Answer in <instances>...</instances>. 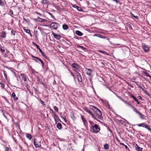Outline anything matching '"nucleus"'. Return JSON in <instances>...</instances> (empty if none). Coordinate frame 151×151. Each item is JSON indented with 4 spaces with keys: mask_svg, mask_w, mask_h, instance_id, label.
Instances as JSON below:
<instances>
[{
    "mask_svg": "<svg viewBox=\"0 0 151 151\" xmlns=\"http://www.w3.org/2000/svg\"><path fill=\"white\" fill-rule=\"evenodd\" d=\"M100 129L99 126L96 124L94 125H91L90 128V131L94 133H97L100 130Z\"/></svg>",
    "mask_w": 151,
    "mask_h": 151,
    "instance_id": "f257e3e1",
    "label": "nucleus"
},
{
    "mask_svg": "<svg viewBox=\"0 0 151 151\" xmlns=\"http://www.w3.org/2000/svg\"><path fill=\"white\" fill-rule=\"evenodd\" d=\"M94 115L98 119L100 120H103V117L102 116V113L101 111L98 109L97 110L94 112Z\"/></svg>",
    "mask_w": 151,
    "mask_h": 151,
    "instance_id": "f03ea898",
    "label": "nucleus"
},
{
    "mask_svg": "<svg viewBox=\"0 0 151 151\" xmlns=\"http://www.w3.org/2000/svg\"><path fill=\"white\" fill-rule=\"evenodd\" d=\"M32 44L33 45L36 46L37 48L39 50L40 52V53H41L42 55L45 58L47 59L48 58V57L44 53L41 49L40 47L39 46L37 45L34 42H32Z\"/></svg>",
    "mask_w": 151,
    "mask_h": 151,
    "instance_id": "7ed1b4c3",
    "label": "nucleus"
},
{
    "mask_svg": "<svg viewBox=\"0 0 151 151\" xmlns=\"http://www.w3.org/2000/svg\"><path fill=\"white\" fill-rule=\"evenodd\" d=\"M59 25V24L57 23L52 22L50 24V27L51 29H58Z\"/></svg>",
    "mask_w": 151,
    "mask_h": 151,
    "instance_id": "20e7f679",
    "label": "nucleus"
},
{
    "mask_svg": "<svg viewBox=\"0 0 151 151\" xmlns=\"http://www.w3.org/2000/svg\"><path fill=\"white\" fill-rule=\"evenodd\" d=\"M34 144L36 147H39L41 146L40 141H39L36 139H35L34 141Z\"/></svg>",
    "mask_w": 151,
    "mask_h": 151,
    "instance_id": "39448f33",
    "label": "nucleus"
},
{
    "mask_svg": "<svg viewBox=\"0 0 151 151\" xmlns=\"http://www.w3.org/2000/svg\"><path fill=\"white\" fill-rule=\"evenodd\" d=\"M52 34L54 37L58 40H60L61 38V36L60 35L56 34L53 31L52 32Z\"/></svg>",
    "mask_w": 151,
    "mask_h": 151,
    "instance_id": "423d86ee",
    "label": "nucleus"
},
{
    "mask_svg": "<svg viewBox=\"0 0 151 151\" xmlns=\"http://www.w3.org/2000/svg\"><path fill=\"white\" fill-rule=\"evenodd\" d=\"M35 19V20L37 22H46V19H42L40 18L39 17H37V18L35 19Z\"/></svg>",
    "mask_w": 151,
    "mask_h": 151,
    "instance_id": "0eeeda50",
    "label": "nucleus"
},
{
    "mask_svg": "<svg viewBox=\"0 0 151 151\" xmlns=\"http://www.w3.org/2000/svg\"><path fill=\"white\" fill-rule=\"evenodd\" d=\"M71 66L73 68H75V70L78 69L79 67V65L75 63H73L71 65Z\"/></svg>",
    "mask_w": 151,
    "mask_h": 151,
    "instance_id": "6e6552de",
    "label": "nucleus"
},
{
    "mask_svg": "<svg viewBox=\"0 0 151 151\" xmlns=\"http://www.w3.org/2000/svg\"><path fill=\"white\" fill-rule=\"evenodd\" d=\"M85 111L88 112V114H90L92 117L94 115V114H93L91 111L88 109L87 108H86L85 109Z\"/></svg>",
    "mask_w": 151,
    "mask_h": 151,
    "instance_id": "1a4fd4ad",
    "label": "nucleus"
},
{
    "mask_svg": "<svg viewBox=\"0 0 151 151\" xmlns=\"http://www.w3.org/2000/svg\"><path fill=\"white\" fill-rule=\"evenodd\" d=\"M12 96L14 100L15 101H17L18 100V97L16 96V95L14 92H13L12 93Z\"/></svg>",
    "mask_w": 151,
    "mask_h": 151,
    "instance_id": "9d476101",
    "label": "nucleus"
},
{
    "mask_svg": "<svg viewBox=\"0 0 151 151\" xmlns=\"http://www.w3.org/2000/svg\"><path fill=\"white\" fill-rule=\"evenodd\" d=\"M90 109L91 110L94 112L97 110L98 108L96 107L93 106L91 105L90 106Z\"/></svg>",
    "mask_w": 151,
    "mask_h": 151,
    "instance_id": "9b49d317",
    "label": "nucleus"
},
{
    "mask_svg": "<svg viewBox=\"0 0 151 151\" xmlns=\"http://www.w3.org/2000/svg\"><path fill=\"white\" fill-rule=\"evenodd\" d=\"M143 49L145 52H147L149 51V49L147 45H144L143 46Z\"/></svg>",
    "mask_w": 151,
    "mask_h": 151,
    "instance_id": "f8f14e48",
    "label": "nucleus"
},
{
    "mask_svg": "<svg viewBox=\"0 0 151 151\" xmlns=\"http://www.w3.org/2000/svg\"><path fill=\"white\" fill-rule=\"evenodd\" d=\"M0 37L2 38H5L6 36V33L5 32L2 31L0 34Z\"/></svg>",
    "mask_w": 151,
    "mask_h": 151,
    "instance_id": "ddd939ff",
    "label": "nucleus"
},
{
    "mask_svg": "<svg viewBox=\"0 0 151 151\" xmlns=\"http://www.w3.org/2000/svg\"><path fill=\"white\" fill-rule=\"evenodd\" d=\"M135 147L136 150L138 151H141L142 150V148L139 147L137 144H135Z\"/></svg>",
    "mask_w": 151,
    "mask_h": 151,
    "instance_id": "4468645a",
    "label": "nucleus"
},
{
    "mask_svg": "<svg viewBox=\"0 0 151 151\" xmlns=\"http://www.w3.org/2000/svg\"><path fill=\"white\" fill-rule=\"evenodd\" d=\"M142 91L145 94L147 95L150 98H151V95L150 93H149L147 90H145L144 89H142Z\"/></svg>",
    "mask_w": 151,
    "mask_h": 151,
    "instance_id": "2eb2a0df",
    "label": "nucleus"
},
{
    "mask_svg": "<svg viewBox=\"0 0 151 151\" xmlns=\"http://www.w3.org/2000/svg\"><path fill=\"white\" fill-rule=\"evenodd\" d=\"M86 69L88 70L89 71V72H87L86 73V74L90 76H91V73H92V70L90 68H86Z\"/></svg>",
    "mask_w": 151,
    "mask_h": 151,
    "instance_id": "dca6fc26",
    "label": "nucleus"
},
{
    "mask_svg": "<svg viewBox=\"0 0 151 151\" xmlns=\"http://www.w3.org/2000/svg\"><path fill=\"white\" fill-rule=\"evenodd\" d=\"M21 75L22 79L25 81H26V78L25 75L24 74H21Z\"/></svg>",
    "mask_w": 151,
    "mask_h": 151,
    "instance_id": "f3484780",
    "label": "nucleus"
},
{
    "mask_svg": "<svg viewBox=\"0 0 151 151\" xmlns=\"http://www.w3.org/2000/svg\"><path fill=\"white\" fill-rule=\"evenodd\" d=\"M63 29L66 30L68 29L69 27L66 24H64L63 25Z\"/></svg>",
    "mask_w": 151,
    "mask_h": 151,
    "instance_id": "a211bd4d",
    "label": "nucleus"
},
{
    "mask_svg": "<svg viewBox=\"0 0 151 151\" xmlns=\"http://www.w3.org/2000/svg\"><path fill=\"white\" fill-rule=\"evenodd\" d=\"M76 34L79 36H81L83 35V33L77 30L76 31Z\"/></svg>",
    "mask_w": 151,
    "mask_h": 151,
    "instance_id": "6ab92c4d",
    "label": "nucleus"
},
{
    "mask_svg": "<svg viewBox=\"0 0 151 151\" xmlns=\"http://www.w3.org/2000/svg\"><path fill=\"white\" fill-rule=\"evenodd\" d=\"M132 106V108L133 111L135 112L136 113H138V114H139L140 112L137 110V109L135 108V107H134L133 106H132Z\"/></svg>",
    "mask_w": 151,
    "mask_h": 151,
    "instance_id": "aec40b11",
    "label": "nucleus"
},
{
    "mask_svg": "<svg viewBox=\"0 0 151 151\" xmlns=\"http://www.w3.org/2000/svg\"><path fill=\"white\" fill-rule=\"evenodd\" d=\"M57 127L58 129H60L62 128V125L60 123H58L57 124Z\"/></svg>",
    "mask_w": 151,
    "mask_h": 151,
    "instance_id": "412c9836",
    "label": "nucleus"
},
{
    "mask_svg": "<svg viewBox=\"0 0 151 151\" xmlns=\"http://www.w3.org/2000/svg\"><path fill=\"white\" fill-rule=\"evenodd\" d=\"M78 81L79 82H81L82 81V79L81 76V75L77 76Z\"/></svg>",
    "mask_w": 151,
    "mask_h": 151,
    "instance_id": "4be33fe9",
    "label": "nucleus"
},
{
    "mask_svg": "<svg viewBox=\"0 0 151 151\" xmlns=\"http://www.w3.org/2000/svg\"><path fill=\"white\" fill-rule=\"evenodd\" d=\"M104 148L105 150H108L109 149V146L108 144H105L104 145Z\"/></svg>",
    "mask_w": 151,
    "mask_h": 151,
    "instance_id": "5701e85b",
    "label": "nucleus"
},
{
    "mask_svg": "<svg viewBox=\"0 0 151 151\" xmlns=\"http://www.w3.org/2000/svg\"><path fill=\"white\" fill-rule=\"evenodd\" d=\"M42 4H48V1L47 0H42Z\"/></svg>",
    "mask_w": 151,
    "mask_h": 151,
    "instance_id": "b1692460",
    "label": "nucleus"
},
{
    "mask_svg": "<svg viewBox=\"0 0 151 151\" xmlns=\"http://www.w3.org/2000/svg\"><path fill=\"white\" fill-rule=\"evenodd\" d=\"M99 52H101V53H102L104 54H106V55H109V53H107L106 52V51H103L102 50H99Z\"/></svg>",
    "mask_w": 151,
    "mask_h": 151,
    "instance_id": "393cba45",
    "label": "nucleus"
},
{
    "mask_svg": "<svg viewBox=\"0 0 151 151\" xmlns=\"http://www.w3.org/2000/svg\"><path fill=\"white\" fill-rule=\"evenodd\" d=\"M138 114L139 115L140 118L142 119H145L144 115L142 114L141 113H139Z\"/></svg>",
    "mask_w": 151,
    "mask_h": 151,
    "instance_id": "a878e982",
    "label": "nucleus"
},
{
    "mask_svg": "<svg viewBox=\"0 0 151 151\" xmlns=\"http://www.w3.org/2000/svg\"><path fill=\"white\" fill-rule=\"evenodd\" d=\"M26 137L27 138L29 139H31L32 138V136L31 135L29 134H27Z\"/></svg>",
    "mask_w": 151,
    "mask_h": 151,
    "instance_id": "bb28decb",
    "label": "nucleus"
},
{
    "mask_svg": "<svg viewBox=\"0 0 151 151\" xmlns=\"http://www.w3.org/2000/svg\"><path fill=\"white\" fill-rule=\"evenodd\" d=\"M147 124H143V123L138 124L137 125V126L139 127H145L146 126Z\"/></svg>",
    "mask_w": 151,
    "mask_h": 151,
    "instance_id": "cd10ccee",
    "label": "nucleus"
},
{
    "mask_svg": "<svg viewBox=\"0 0 151 151\" xmlns=\"http://www.w3.org/2000/svg\"><path fill=\"white\" fill-rule=\"evenodd\" d=\"M94 36H97L99 37H100L101 38H104V37L103 36H102L100 34H95L94 35Z\"/></svg>",
    "mask_w": 151,
    "mask_h": 151,
    "instance_id": "c85d7f7f",
    "label": "nucleus"
},
{
    "mask_svg": "<svg viewBox=\"0 0 151 151\" xmlns=\"http://www.w3.org/2000/svg\"><path fill=\"white\" fill-rule=\"evenodd\" d=\"M52 113L54 115V117H55H55H56L57 119H59L58 116V115H56V114H55V112L53 111L52 110Z\"/></svg>",
    "mask_w": 151,
    "mask_h": 151,
    "instance_id": "c756f323",
    "label": "nucleus"
},
{
    "mask_svg": "<svg viewBox=\"0 0 151 151\" xmlns=\"http://www.w3.org/2000/svg\"><path fill=\"white\" fill-rule=\"evenodd\" d=\"M130 14H131V16L132 17H133L134 18H135V19H138V17L137 16H134L133 14H132V13L131 12H130Z\"/></svg>",
    "mask_w": 151,
    "mask_h": 151,
    "instance_id": "7c9ffc66",
    "label": "nucleus"
},
{
    "mask_svg": "<svg viewBox=\"0 0 151 151\" xmlns=\"http://www.w3.org/2000/svg\"><path fill=\"white\" fill-rule=\"evenodd\" d=\"M81 117L82 118V121L84 124H85L86 122L85 118L82 115H81Z\"/></svg>",
    "mask_w": 151,
    "mask_h": 151,
    "instance_id": "2f4dec72",
    "label": "nucleus"
},
{
    "mask_svg": "<svg viewBox=\"0 0 151 151\" xmlns=\"http://www.w3.org/2000/svg\"><path fill=\"white\" fill-rule=\"evenodd\" d=\"M3 73H4V76L5 77V78L6 80L7 81H8L7 76V74L6 73V71L5 70H4Z\"/></svg>",
    "mask_w": 151,
    "mask_h": 151,
    "instance_id": "473e14b6",
    "label": "nucleus"
},
{
    "mask_svg": "<svg viewBox=\"0 0 151 151\" xmlns=\"http://www.w3.org/2000/svg\"><path fill=\"white\" fill-rule=\"evenodd\" d=\"M24 30L25 31V32L28 34L29 33L30 31V30L29 29H26L25 28H23Z\"/></svg>",
    "mask_w": 151,
    "mask_h": 151,
    "instance_id": "72a5a7b5",
    "label": "nucleus"
},
{
    "mask_svg": "<svg viewBox=\"0 0 151 151\" xmlns=\"http://www.w3.org/2000/svg\"><path fill=\"white\" fill-rule=\"evenodd\" d=\"M0 6H4V2L2 0H0Z\"/></svg>",
    "mask_w": 151,
    "mask_h": 151,
    "instance_id": "f704fd0d",
    "label": "nucleus"
},
{
    "mask_svg": "<svg viewBox=\"0 0 151 151\" xmlns=\"http://www.w3.org/2000/svg\"><path fill=\"white\" fill-rule=\"evenodd\" d=\"M74 70L75 71V73L76 74V75L77 76H78L81 75L80 73L76 71L75 70Z\"/></svg>",
    "mask_w": 151,
    "mask_h": 151,
    "instance_id": "c9c22d12",
    "label": "nucleus"
},
{
    "mask_svg": "<svg viewBox=\"0 0 151 151\" xmlns=\"http://www.w3.org/2000/svg\"><path fill=\"white\" fill-rule=\"evenodd\" d=\"M40 102L41 104L43 105V106H44L46 105V104L44 102L42 101L40 99Z\"/></svg>",
    "mask_w": 151,
    "mask_h": 151,
    "instance_id": "e433bc0d",
    "label": "nucleus"
},
{
    "mask_svg": "<svg viewBox=\"0 0 151 151\" xmlns=\"http://www.w3.org/2000/svg\"><path fill=\"white\" fill-rule=\"evenodd\" d=\"M145 128L147 129L149 131L151 132V129L148 126L147 124L145 127Z\"/></svg>",
    "mask_w": 151,
    "mask_h": 151,
    "instance_id": "4c0bfd02",
    "label": "nucleus"
},
{
    "mask_svg": "<svg viewBox=\"0 0 151 151\" xmlns=\"http://www.w3.org/2000/svg\"><path fill=\"white\" fill-rule=\"evenodd\" d=\"M94 119L96 120V121H97L98 122H100V121L96 117L95 115H94V116H93L92 117Z\"/></svg>",
    "mask_w": 151,
    "mask_h": 151,
    "instance_id": "58836bf2",
    "label": "nucleus"
},
{
    "mask_svg": "<svg viewBox=\"0 0 151 151\" xmlns=\"http://www.w3.org/2000/svg\"><path fill=\"white\" fill-rule=\"evenodd\" d=\"M76 9H77V10L79 11H80V12L83 11L81 7H78H78L76 8Z\"/></svg>",
    "mask_w": 151,
    "mask_h": 151,
    "instance_id": "ea45409f",
    "label": "nucleus"
},
{
    "mask_svg": "<svg viewBox=\"0 0 151 151\" xmlns=\"http://www.w3.org/2000/svg\"><path fill=\"white\" fill-rule=\"evenodd\" d=\"M9 12V13H10L11 16H12H12V15H13V14H14L13 11L12 10H10Z\"/></svg>",
    "mask_w": 151,
    "mask_h": 151,
    "instance_id": "a19ab883",
    "label": "nucleus"
},
{
    "mask_svg": "<svg viewBox=\"0 0 151 151\" xmlns=\"http://www.w3.org/2000/svg\"><path fill=\"white\" fill-rule=\"evenodd\" d=\"M1 50L2 52H4L5 51L4 47H1Z\"/></svg>",
    "mask_w": 151,
    "mask_h": 151,
    "instance_id": "79ce46f5",
    "label": "nucleus"
},
{
    "mask_svg": "<svg viewBox=\"0 0 151 151\" xmlns=\"http://www.w3.org/2000/svg\"><path fill=\"white\" fill-rule=\"evenodd\" d=\"M78 47L81 48L82 50H83L85 49V48L82 46L78 45Z\"/></svg>",
    "mask_w": 151,
    "mask_h": 151,
    "instance_id": "37998d69",
    "label": "nucleus"
},
{
    "mask_svg": "<svg viewBox=\"0 0 151 151\" xmlns=\"http://www.w3.org/2000/svg\"><path fill=\"white\" fill-rule=\"evenodd\" d=\"M39 61L41 63H42V67H44V62L43 61L41 60V59L39 60Z\"/></svg>",
    "mask_w": 151,
    "mask_h": 151,
    "instance_id": "c03bdc74",
    "label": "nucleus"
},
{
    "mask_svg": "<svg viewBox=\"0 0 151 151\" xmlns=\"http://www.w3.org/2000/svg\"><path fill=\"white\" fill-rule=\"evenodd\" d=\"M53 108H54V109H55V110L56 111H57V112H58V108L57 106H54V107Z\"/></svg>",
    "mask_w": 151,
    "mask_h": 151,
    "instance_id": "a18cd8bd",
    "label": "nucleus"
},
{
    "mask_svg": "<svg viewBox=\"0 0 151 151\" xmlns=\"http://www.w3.org/2000/svg\"><path fill=\"white\" fill-rule=\"evenodd\" d=\"M23 20L25 22H29V21H28V19H26V18H25L24 17H23Z\"/></svg>",
    "mask_w": 151,
    "mask_h": 151,
    "instance_id": "49530a36",
    "label": "nucleus"
},
{
    "mask_svg": "<svg viewBox=\"0 0 151 151\" xmlns=\"http://www.w3.org/2000/svg\"><path fill=\"white\" fill-rule=\"evenodd\" d=\"M49 15H50V16L53 18L54 19L55 18V17L51 13H50V12L48 13Z\"/></svg>",
    "mask_w": 151,
    "mask_h": 151,
    "instance_id": "de8ad7c7",
    "label": "nucleus"
},
{
    "mask_svg": "<svg viewBox=\"0 0 151 151\" xmlns=\"http://www.w3.org/2000/svg\"><path fill=\"white\" fill-rule=\"evenodd\" d=\"M15 31L13 30L11 31V33L12 35H15Z\"/></svg>",
    "mask_w": 151,
    "mask_h": 151,
    "instance_id": "09e8293b",
    "label": "nucleus"
},
{
    "mask_svg": "<svg viewBox=\"0 0 151 151\" xmlns=\"http://www.w3.org/2000/svg\"><path fill=\"white\" fill-rule=\"evenodd\" d=\"M0 84L1 85V88H4V84L0 82Z\"/></svg>",
    "mask_w": 151,
    "mask_h": 151,
    "instance_id": "8fccbe9b",
    "label": "nucleus"
},
{
    "mask_svg": "<svg viewBox=\"0 0 151 151\" xmlns=\"http://www.w3.org/2000/svg\"><path fill=\"white\" fill-rule=\"evenodd\" d=\"M72 6L73 7L75 8H76L78 7V6L76 4H72Z\"/></svg>",
    "mask_w": 151,
    "mask_h": 151,
    "instance_id": "3c124183",
    "label": "nucleus"
},
{
    "mask_svg": "<svg viewBox=\"0 0 151 151\" xmlns=\"http://www.w3.org/2000/svg\"><path fill=\"white\" fill-rule=\"evenodd\" d=\"M34 33L35 34V35H38V31L37 30H35L34 31Z\"/></svg>",
    "mask_w": 151,
    "mask_h": 151,
    "instance_id": "603ef678",
    "label": "nucleus"
},
{
    "mask_svg": "<svg viewBox=\"0 0 151 151\" xmlns=\"http://www.w3.org/2000/svg\"><path fill=\"white\" fill-rule=\"evenodd\" d=\"M145 74H146V76H148L150 77V78H151V76L150 75L148 74L147 73H145Z\"/></svg>",
    "mask_w": 151,
    "mask_h": 151,
    "instance_id": "864d4df0",
    "label": "nucleus"
},
{
    "mask_svg": "<svg viewBox=\"0 0 151 151\" xmlns=\"http://www.w3.org/2000/svg\"><path fill=\"white\" fill-rule=\"evenodd\" d=\"M61 118L65 120V122H66L67 121V120H66L65 118H64L63 116H61Z\"/></svg>",
    "mask_w": 151,
    "mask_h": 151,
    "instance_id": "5fc2aeb1",
    "label": "nucleus"
},
{
    "mask_svg": "<svg viewBox=\"0 0 151 151\" xmlns=\"http://www.w3.org/2000/svg\"><path fill=\"white\" fill-rule=\"evenodd\" d=\"M71 117L73 119H75V116H74V115L73 114L71 116Z\"/></svg>",
    "mask_w": 151,
    "mask_h": 151,
    "instance_id": "6e6d98bb",
    "label": "nucleus"
},
{
    "mask_svg": "<svg viewBox=\"0 0 151 151\" xmlns=\"http://www.w3.org/2000/svg\"><path fill=\"white\" fill-rule=\"evenodd\" d=\"M33 88L35 92H37L38 91L37 89V88H36L35 87H34Z\"/></svg>",
    "mask_w": 151,
    "mask_h": 151,
    "instance_id": "4d7b16f0",
    "label": "nucleus"
},
{
    "mask_svg": "<svg viewBox=\"0 0 151 151\" xmlns=\"http://www.w3.org/2000/svg\"><path fill=\"white\" fill-rule=\"evenodd\" d=\"M133 82H134L135 84L137 85V86L139 85L138 84V82H136V81H133Z\"/></svg>",
    "mask_w": 151,
    "mask_h": 151,
    "instance_id": "13d9d810",
    "label": "nucleus"
},
{
    "mask_svg": "<svg viewBox=\"0 0 151 151\" xmlns=\"http://www.w3.org/2000/svg\"><path fill=\"white\" fill-rule=\"evenodd\" d=\"M44 67L46 68V70H47L48 69V68L47 67V66H44Z\"/></svg>",
    "mask_w": 151,
    "mask_h": 151,
    "instance_id": "bf43d9fd",
    "label": "nucleus"
},
{
    "mask_svg": "<svg viewBox=\"0 0 151 151\" xmlns=\"http://www.w3.org/2000/svg\"><path fill=\"white\" fill-rule=\"evenodd\" d=\"M131 96L133 98V99H134L135 98H136V97H135L134 96L132 95H131Z\"/></svg>",
    "mask_w": 151,
    "mask_h": 151,
    "instance_id": "052dcab7",
    "label": "nucleus"
},
{
    "mask_svg": "<svg viewBox=\"0 0 151 151\" xmlns=\"http://www.w3.org/2000/svg\"><path fill=\"white\" fill-rule=\"evenodd\" d=\"M137 98H139V99L140 100H142V97L139 96H138Z\"/></svg>",
    "mask_w": 151,
    "mask_h": 151,
    "instance_id": "680f3d73",
    "label": "nucleus"
},
{
    "mask_svg": "<svg viewBox=\"0 0 151 151\" xmlns=\"http://www.w3.org/2000/svg\"><path fill=\"white\" fill-rule=\"evenodd\" d=\"M5 151H9V148L7 147H5Z\"/></svg>",
    "mask_w": 151,
    "mask_h": 151,
    "instance_id": "e2e57ef3",
    "label": "nucleus"
},
{
    "mask_svg": "<svg viewBox=\"0 0 151 151\" xmlns=\"http://www.w3.org/2000/svg\"><path fill=\"white\" fill-rule=\"evenodd\" d=\"M89 123H90V124H91L92 125L93 124V122H92V121H89Z\"/></svg>",
    "mask_w": 151,
    "mask_h": 151,
    "instance_id": "0e129e2a",
    "label": "nucleus"
},
{
    "mask_svg": "<svg viewBox=\"0 0 151 151\" xmlns=\"http://www.w3.org/2000/svg\"><path fill=\"white\" fill-rule=\"evenodd\" d=\"M35 38H36V40H38V37H38V35H35Z\"/></svg>",
    "mask_w": 151,
    "mask_h": 151,
    "instance_id": "69168bd1",
    "label": "nucleus"
},
{
    "mask_svg": "<svg viewBox=\"0 0 151 151\" xmlns=\"http://www.w3.org/2000/svg\"><path fill=\"white\" fill-rule=\"evenodd\" d=\"M4 99H5V101L7 102H8V100L5 97H4Z\"/></svg>",
    "mask_w": 151,
    "mask_h": 151,
    "instance_id": "338daca9",
    "label": "nucleus"
},
{
    "mask_svg": "<svg viewBox=\"0 0 151 151\" xmlns=\"http://www.w3.org/2000/svg\"><path fill=\"white\" fill-rule=\"evenodd\" d=\"M124 146H125V148L126 149H129V148H128V147H127V146H126V145H124Z\"/></svg>",
    "mask_w": 151,
    "mask_h": 151,
    "instance_id": "774afa93",
    "label": "nucleus"
}]
</instances>
